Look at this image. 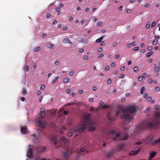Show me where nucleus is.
I'll return each mask as SVG.
<instances>
[{
    "instance_id": "3c124183",
    "label": "nucleus",
    "mask_w": 160,
    "mask_h": 160,
    "mask_svg": "<svg viewBox=\"0 0 160 160\" xmlns=\"http://www.w3.org/2000/svg\"><path fill=\"white\" fill-rule=\"evenodd\" d=\"M109 69V67L108 66H107L105 68V70L106 71H108V70Z\"/></svg>"
},
{
    "instance_id": "c756f323",
    "label": "nucleus",
    "mask_w": 160,
    "mask_h": 160,
    "mask_svg": "<svg viewBox=\"0 0 160 160\" xmlns=\"http://www.w3.org/2000/svg\"><path fill=\"white\" fill-rule=\"evenodd\" d=\"M153 52L152 51H151L150 52L148 53L147 54V57H150V56H151L153 54Z\"/></svg>"
},
{
    "instance_id": "ddd939ff",
    "label": "nucleus",
    "mask_w": 160,
    "mask_h": 160,
    "mask_svg": "<svg viewBox=\"0 0 160 160\" xmlns=\"http://www.w3.org/2000/svg\"><path fill=\"white\" fill-rule=\"evenodd\" d=\"M91 126L88 128V130L90 132H92L95 130L97 128V123L95 122V124L94 125H90Z\"/></svg>"
},
{
    "instance_id": "8fccbe9b",
    "label": "nucleus",
    "mask_w": 160,
    "mask_h": 160,
    "mask_svg": "<svg viewBox=\"0 0 160 160\" xmlns=\"http://www.w3.org/2000/svg\"><path fill=\"white\" fill-rule=\"evenodd\" d=\"M142 76H139L138 78V80L140 81L142 80Z\"/></svg>"
},
{
    "instance_id": "37998d69",
    "label": "nucleus",
    "mask_w": 160,
    "mask_h": 160,
    "mask_svg": "<svg viewBox=\"0 0 160 160\" xmlns=\"http://www.w3.org/2000/svg\"><path fill=\"white\" fill-rule=\"evenodd\" d=\"M147 75L146 73L144 72L142 74V78H146Z\"/></svg>"
},
{
    "instance_id": "cd10ccee",
    "label": "nucleus",
    "mask_w": 160,
    "mask_h": 160,
    "mask_svg": "<svg viewBox=\"0 0 160 160\" xmlns=\"http://www.w3.org/2000/svg\"><path fill=\"white\" fill-rule=\"evenodd\" d=\"M154 71L155 72L158 73L159 72V68L158 67H155L154 69Z\"/></svg>"
},
{
    "instance_id": "e433bc0d",
    "label": "nucleus",
    "mask_w": 160,
    "mask_h": 160,
    "mask_svg": "<svg viewBox=\"0 0 160 160\" xmlns=\"http://www.w3.org/2000/svg\"><path fill=\"white\" fill-rule=\"evenodd\" d=\"M102 23L101 22H97V25L98 26L100 27L102 26Z\"/></svg>"
},
{
    "instance_id": "e2e57ef3",
    "label": "nucleus",
    "mask_w": 160,
    "mask_h": 160,
    "mask_svg": "<svg viewBox=\"0 0 160 160\" xmlns=\"http://www.w3.org/2000/svg\"><path fill=\"white\" fill-rule=\"evenodd\" d=\"M153 82V80L152 79H150V78L149 79V81H148V83H151L152 82Z\"/></svg>"
},
{
    "instance_id": "2eb2a0df",
    "label": "nucleus",
    "mask_w": 160,
    "mask_h": 160,
    "mask_svg": "<svg viewBox=\"0 0 160 160\" xmlns=\"http://www.w3.org/2000/svg\"><path fill=\"white\" fill-rule=\"evenodd\" d=\"M27 127L26 126L22 127L21 129V132L22 133L25 134L27 132Z\"/></svg>"
},
{
    "instance_id": "c03bdc74",
    "label": "nucleus",
    "mask_w": 160,
    "mask_h": 160,
    "mask_svg": "<svg viewBox=\"0 0 160 160\" xmlns=\"http://www.w3.org/2000/svg\"><path fill=\"white\" fill-rule=\"evenodd\" d=\"M158 42V41L157 40H155L152 42V44L153 45L156 44L157 42Z\"/></svg>"
},
{
    "instance_id": "49530a36",
    "label": "nucleus",
    "mask_w": 160,
    "mask_h": 160,
    "mask_svg": "<svg viewBox=\"0 0 160 160\" xmlns=\"http://www.w3.org/2000/svg\"><path fill=\"white\" fill-rule=\"evenodd\" d=\"M111 82H112V80H111V79H110V78L108 79V82H107V83H108V84H110L111 83Z\"/></svg>"
},
{
    "instance_id": "423d86ee",
    "label": "nucleus",
    "mask_w": 160,
    "mask_h": 160,
    "mask_svg": "<svg viewBox=\"0 0 160 160\" xmlns=\"http://www.w3.org/2000/svg\"><path fill=\"white\" fill-rule=\"evenodd\" d=\"M153 140L154 138L153 136L149 135L147 136V137L143 139H142L141 141H143V142L145 143L150 144L152 145H152V143L154 142H153Z\"/></svg>"
},
{
    "instance_id": "6e6552de",
    "label": "nucleus",
    "mask_w": 160,
    "mask_h": 160,
    "mask_svg": "<svg viewBox=\"0 0 160 160\" xmlns=\"http://www.w3.org/2000/svg\"><path fill=\"white\" fill-rule=\"evenodd\" d=\"M73 152L72 151H66L63 153V156L64 158L66 159L71 156V154Z\"/></svg>"
},
{
    "instance_id": "a18cd8bd",
    "label": "nucleus",
    "mask_w": 160,
    "mask_h": 160,
    "mask_svg": "<svg viewBox=\"0 0 160 160\" xmlns=\"http://www.w3.org/2000/svg\"><path fill=\"white\" fill-rule=\"evenodd\" d=\"M75 104V103L74 102H72L71 103H67V105H73Z\"/></svg>"
},
{
    "instance_id": "f03ea898",
    "label": "nucleus",
    "mask_w": 160,
    "mask_h": 160,
    "mask_svg": "<svg viewBox=\"0 0 160 160\" xmlns=\"http://www.w3.org/2000/svg\"><path fill=\"white\" fill-rule=\"evenodd\" d=\"M121 113H122L120 115V118H124L129 120H132L133 119V117L131 116L130 114H128L126 109H124L117 111L115 113L114 111H113L112 113L109 112L107 116L109 120L114 121L116 119V116Z\"/></svg>"
},
{
    "instance_id": "5fc2aeb1",
    "label": "nucleus",
    "mask_w": 160,
    "mask_h": 160,
    "mask_svg": "<svg viewBox=\"0 0 160 160\" xmlns=\"http://www.w3.org/2000/svg\"><path fill=\"white\" fill-rule=\"evenodd\" d=\"M102 50V48H99L98 49V51L99 52H101Z\"/></svg>"
},
{
    "instance_id": "338daca9",
    "label": "nucleus",
    "mask_w": 160,
    "mask_h": 160,
    "mask_svg": "<svg viewBox=\"0 0 160 160\" xmlns=\"http://www.w3.org/2000/svg\"><path fill=\"white\" fill-rule=\"evenodd\" d=\"M150 24H147L146 26V28L147 29H148L149 28Z\"/></svg>"
},
{
    "instance_id": "20e7f679",
    "label": "nucleus",
    "mask_w": 160,
    "mask_h": 160,
    "mask_svg": "<svg viewBox=\"0 0 160 160\" xmlns=\"http://www.w3.org/2000/svg\"><path fill=\"white\" fill-rule=\"evenodd\" d=\"M45 109L43 108H41V111L39 113V115L42 118L39 117L36 118L35 121L36 123V125L42 128H44L45 125V123L43 122L42 119L44 118L45 117V115L44 113L45 112Z\"/></svg>"
},
{
    "instance_id": "79ce46f5",
    "label": "nucleus",
    "mask_w": 160,
    "mask_h": 160,
    "mask_svg": "<svg viewBox=\"0 0 160 160\" xmlns=\"http://www.w3.org/2000/svg\"><path fill=\"white\" fill-rule=\"evenodd\" d=\"M155 90L156 92H159L160 91V88L159 87H156Z\"/></svg>"
},
{
    "instance_id": "f257e3e1",
    "label": "nucleus",
    "mask_w": 160,
    "mask_h": 160,
    "mask_svg": "<svg viewBox=\"0 0 160 160\" xmlns=\"http://www.w3.org/2000/svg\"><path fill=\"white\" fill-rule=\"evenodd\" d=\"M154 119L151 121H145L139 124L135 130L138 133L141 132L148 128L155 127L159 124V121H157L156 118L160 117V113L156 112L153 113Z\"/></svg>"
},
{
    "instance_id": "bf43d9fd",
    "label": "nucleus",
    "mask_w": 160,
    "mask_h": 160,
    "mask_svg": "<svg viewBox=\"0 0 160 160\" xmlns=\"http://www.w3.org/2000/svg\"><path fill=\"white\" fill-rule=\"evenodd\" d=\"M83 49L82 48H79V52L80 53H82L83 52Z\"/></svg>"
},
{
    "instance_id": "b1692460",
    "label": "nucleus",
    "mask_w": 160,
    "mask_h": 160,
    "mask_svg": "<svg viewBox=\"0 0 160 160\" xmlns=\"http://www.w3.org/2000/svg\"><path fill=\"white\" fill-rule=\"evenodd\" d=\"M70 79L68 78H65L63 80V81L64 82L66 83H68L69 82Z\"/></svg>"
},
{
    "instance_id": "680f3d73",
    "label": "nucleus",
    "mask_w": 160,
    "mask_h": 160,
    "mask_svg": "<svg viewBox=\"0 0 160 160\" xmlns=\"http://www.w3.org/2000/svg\"><path fill=\"white\" fill-rule=\"evenodd\" d=\"M155 24H156L155 22H153L151 25V27L152 28V27H154L155 26Z\"/></svg>"
},
{
    "instance_id": "13d9d810",
    "label": "nucleus",
    "mask_w": 160,
    "mask_h": 160,
    "mask_svg": "<svg viewBox=\"0 0 160 160\" xmlns=\"http://www.w3.org/2000/svg\"><path fill=\"white\" fill-rule=\"evenodd\" d=\"M20 99L21 101H22L23 102H24L25 100V98L24 97H22Z\"/></svg>"
},
{
    "instance_id": "dca6fc26",
    "label": "nucleus",
    "mask_w": 160,
    "mask_h": 160,
    "mask_svg": "<svg viewBox=\"0 0 160 160\" xmlns=\"http://www.w3.org/2000/svg\"><path fill=\"white\" fill-rule=\"evenodd\" d=\"M138 151H131L129 155L131 156H134L138 154Z\"/></svg>"
},
{
    "instance_id": "412c9836",
    "label": "nucleus",
    "mask_w": 160,
    "mask_h": 160,
    "mask_svg": "<svg viewBox=\"0 0 160 160\" xmlns=\"http://www.w3.org/2000/svg\"><path fill=\"white\" fill-rule=\"evenodd\" d=\"M103 38L104 37H101L99 38L96 39L95 42L97 43H99L101 42Z\"/></svg>"
},
{
    "instance_id": "a19ab883",
    "label": "nucleus",
    "mask_w": 160,
    "mask_h": 160,
    "mask_svg": "<svg viewBox=\"0 0 160 160\" xmlns=\"http://www.w3.org/2000/svg\"><path fill=\"white\" fill-rule=\"evenodd\" d=\"M150 108H149V107L147 108L146 109H145L144 110V112L146 113L148 112L150 110Z\"/></svg>"
},
{
    "instance_id": "4468645a",
    "label": "nucleus",
    "mask_w": 160,
    "mask_h": 160,
    "mask_svg": "<svg viewBox=\"0 0 160 160\" xmlns=\"http://www.w3.org/2000/svg\"><path fill=\"white\" fill-rule=\"evenodd\" d=\"M157 153L155 152H151L150 153V155L149 157V160H151L156 155Z\"/></svg>"
},
{
    "instance_id": "052dcab7",
    "label": "nucleus",
    "mask_w": 160,
    "mask_h": 160,
    "mask_svg": "<svg viewBox=\"0 0 160 160\" xmlns=\"http://www.w3.org/2000/svg\"><path fill=\"white\" fill-rule=\"evenodd\" d=\"M125 69V67L124 66H122L120 68V70L121 71H123Z\"/></svg>"
},
{
    "instance_id": "4c0bfd02",
    "label": "nucleus",
    "mask_w": 160,
    "mask_h": 160,
    "mask_svg": "<svg viewBox=\"0 0 160 160\" xmlns=\"http://www.w3.org/2000/svg\"><path fill=\"white\" fill-rule=\"evenodd\" d=\"M67 135L68 136L71 137L72 135V132L71 131L69 132Z\"/></svg>"
},
{
    "instance_id": "58836bf2",
    "label": "nucleus",
    "mask_w": 160,
    "mask_h": 160,
    "mask_svg": "<svg viewBox=\"0 0 160 160\" xmlns=\"http://www.w3.org/2000/svg\"><path fill=\"white\" fill-rule=\"evenodd\" d=\"M139 49V47H136L134 48H133L132 50L134 51H137Z\"/></svg>"
},
{
    "instance_id": "c9c22d12",
    "label": "nucleus",
    "mask_w": 160,
    "mask_h": 160,
    "mask_svg": "<svg viewBox=\"0 0 160 160\" xmlns=\"http://www.w3.org/2000/svg\"><path fill=\"white\" fill-rule=\"evenodd\" d=\"M54 45L53 44H49L48 45L47 47L50 48H52L53 47Z\"/></svg>"
},
{
    "instance_id": "72a5a7b5",
    "label": "nucleus",
    "mask_w": 160,
    "mask_h": 160,
    "mask_svg": "<svg viewBox=\"0 0 160 160\" xmlns=\"http://www.w3.org/2000/svg\"><path fill=\"white\" fill-rule=\"evenodd\" d=\"M101 107L103 108H109L110 107L109 105L104 104L101 106Z\"/></svg>"
},
{
    "instance_id": "2f4dec72",
    "label": "nucleus",
    "mask_w": 160,
    "mask_h": 160,
    "mask_svg": "<svg viewBox=\"0 0 160 160\" xmlns=\"http://www.w3.org/2000/svg\"><path fill=\"white\" fill-rule=\"evenodd\" d=\"M40 50V47H37L35 48L34 49V51L35 52H37Z\"/></svg>"
},
{
    "instance_id": "774afa93",
    "label": "nucleus",
    "mask_w": 160,
    "mask_h": 160,
    "mask_svg": "<svg viewBox=\"0 0 160 160\" xmlns=\"http://www.w3.org/2000/svg\"><path fill=\"white\" fill-rule=\"evenodd\" d=\"M147 48L150 51L152 50V46H149Z\"/></svg>"
},
{
    "instance_id": "4d7b16f0",
    "label": "nucleus",
    "mask_w": 160,
    "mask_h": 160,
    "mask_svg": "<svg viewBox=\"0 0 160 160\" xmlns=\"http://www.w3.org/2000/svg\"><path fill=\"white\" fill-rule=\"evenodd\" d=\"M60 62L59 61H56L55 64L56 65H59L60 64Z\"/></svg>"
},
{
    "instance_id": "0eeeda50",
    "label": "nucleus",
    "mask_w": 160,
    "mask_h": 160,
    "mask_svg": "<svg viewBox=\"0 0 160 160\" xmlns=\"http://www.w3.org/2000/svg\"><path fill=\"white\" fill-rule=\"evenodd\" d=\"M127 112H130L131 113H132L136 111L135 107L134 106H127L126 108Z\"/></svg>"
},
{
    "instance_id": "aec40b11",
    "label": "nucleus",
    "mask_w": 160,
    "mask_h": 160,
    "mask_svg": "<svg viewBox=\"0 0 160 160\" xmlns=\"http://www.w3.org/2000/svg\"><path fill=\"white\" fill-rule=\"evenodd\" d=\"M28 150H33V149H35V148H34V147L31 145H29L28 146Z\"/></svg>"
},
{
    "instance_id": "f704fd0d",
    "label": "nucleus",
    "mask_w": 160,
    "mask_h": 160,
    "mask_svg": "<svg viewBox=\"0 0 160 160\" xmlns=\"http://www.w3.org/2000/svg\"><path fill=\"white\" fill-rule=\"evenodd\" d=\"M22 94L23 95L26 94L27 93V92L25 89L23 88L22 89Z\"/></svg>"
},
{
    "instance_id": "f8f14e48",
    "label": "nucleus",
    "mask_w": 160,
    "mask_h": 160,
    "mask_svg": "<svg viewBox=\"0 0 160 160\" xmlns=\"http://www.w3.org/2000/svg\"><path fill=\"white\" fill-rule=\"evenodd\" d=\"M129 137V135L128 133L125 132L124 133V136L123 137H120L119 140H123L125 141L127 140Z\"/></svg>"
},
{
    "instance_id": "c85d7f7f",
    "label": "nucleus",
    "mask_w": 160,
    "mask_h": 160,
    "mask_svg": "<svg viewBox=\"0 0 160 160\" xmlns=\"http://www.w3.org/2000/svg\"><path fill=\"white\" fill-rule=\"evenodd\" d=\"M145 90V88L144 87H142L141 89L140 90V94L141 95L143 94V92Z\"/></svg>"
},
{
    "instance_id": "09e8293b",
    "label": "nucleus",
    "mask_w": 160,
    "mask_h": 160,
    "mask_svg": "<svg viewBox=\"0 0 160 160\" xmlns=\"http://www.w3.org/2000/svg\"><path fill=\"white\" fill-rule=\"evenodd\" d=\"M45 88V86L44 85H42L41 86L40 89L43 90Z\"/></svg>"
},
{
    "instance_id": "4be33fe9",
    "label": "nucleus",
    "mask_w": 160,
    "mask_h": 160,
    "mask_svg": "<svg viewBox=\"0 0 160 160\" xmlns=\"http://www.w3.org/2000/svg\"><path fill=\"white\" fill-rule=\"evenodd\" d=\"M120 135V133H116V134L115 135L116 137L113 138L112 139V140H116L117 138H118L119 137Z\"/></svg>"
},
{
    "instance_id": "a878e982",
    "label": "nucleus",
    "mask_w": 160,
    "mask_h": 160,
    "mask_svg": "<svg viewBox=\"0 0 160 160\" xmlns=\"http://www.w3.org/2000/svg\"><path fill=\"white\" fill-rule=\"evenodd\" d=\"M138 141L136 142L135 143V145H139L141 144L142 143V142H143V141Z\"/></svg>"
},
{
    "instance_id": "9d476101",
    "label": "nucleus",
    "mask_w": 160,
    "mask_h": 160,
    "mask_svg": "<svg viewBox=\"0 0 160 160\" xmlns=\"http://www.w3.org/2000/svg\"><path fill=\"white\" fill-rule=\"evenodd\" d=\"M60 142L62 143V145L66 146L68 142V141L67 140L65 137H62L60 140Z\"/></svg>"
},
{
    "instance_id": "9b49d317",
    "label": "nucleus",
    "mask_w": 160,
    "mask_h": 160,
    "mask_svg": "<svg viewBox=\"0 0 160 160\" xmlns=\"http://www.w3.org/2000/svg\"><path fill=\"white\" fill-rule=\"evenodd\" d=\"M31 136L32 137L33 141L34 143H36L37 141V140H39L40 136H36L35 134H32L31 135Z\"/></svg>"
},
{
    "instance_id": "1a4fd4ad",
    "label": "nucleus",
    "mask_w": 160,
    "mask_h": 160,
    "mask_svg": "<svg viewBox=\"0 0 160 160\" xmlns=\"http://www.w3.org/2000/svg\"><path fill=\"white\" fill-rule=\"evenodd\" d=\"M104 153L105 157H107V158H108L112 156L114 152V151H109L108 152L105 151Z\"/></svg>"
},
{
    "instance_id": "473e14b6",
    "label": "nucleus",
    "mask_w": 160,
    "mask_h": 160,
    "mask_svg": "<svg viewBox=\"0 0 160 160\" xmlns=\"http://www.w3.org/2000/svg\"><path fill=\"white\" fill-rule=\"evenodd\" d=\"M134 71L136 72H137L138 71V67H135L133 68Z\"/></svg>"
},
{
    "instance_id": "39448f33",
    "label": "nucleus",
    "mask_w": 160,
    "mask_h": 160,
    "mask_svg": "<svg viewBox=\"0 0 160 160\" xmlns=\"http://www.w3.org/2000/svg\"><path fill=\"white\" fill-rule=\"evenodd\" d=\"M38 151H28L27 156L31 158H35L34 160L38 159L40 156Z\"/></svg>"
},
{
    "instance_id": "5701e85b",
    "label": "nucleus",
    "mask_w": 160,
    "mask_h": 160,
    "mask_svg": "<svg viewBox=\"0 0 160 160\" xmlns=\"http://www.w3.org/2000/svg\"><path fill=\"white\" fill-rule=\"evenodd\" d=\"M59 78V77H56L55 79L52 81V83L53 84L56 82Z\"/></svg>"
},
{
    "instance_id": "de8ad7c7",
    "label": "nucleus",
    "mask_w": 160,
    "mask_h": 160,
    "mask_svg": "<svg viewBox=\"0 0 160 160\" xmlns=\"http://www.w3.org/2000/svg\"><path fill=\"white\" fill-rule=\"evenodd\" d=\"M90 110L91 111H92L95 110V108L91 106L90 107Z\"/></svg>"
},
{
    "instance_id": "a211bd4d",
    "label": "nucleus",
    "mask_w": 160,
    "mask_h": 160,
    "mask_svg": "<svg viewBox=\"0 0 160 160\" xmlns=\"http://www.w3.org/2000/svg\"><path fill=\"white\" fill-rule=\"evenodd\" d=\"M85 151H78V152H77V156L78 157H79L81 156L83 153V152Z\"/></svg>"
},
{
    "instance_id": "f3484780",
    "label": "nucleus",
    "mask_w": 160,
    "mask_h": 160,
    "mask_svg": "<svg viewBox=\"0 0 160 160\" xmlns=\"http://www.w3.org/2000/svg\"><path fill=\"white\" fill-rule=\"evenodd\" d=\"M63 42L64 43L72 44V42L70 41L69 38H65L64 39Z\"/></svg>"
},
{
    "instance_id": "864d4df0",
    "label": "nucleus",
    "mask_w": 160,
    "mask_h": 160,
    "mask_svg": "<svg viewBox=\"0 0 160 160\" xmlns=\"http://www.w3.org/2000/svg\"><path fill=\"white\" fill-rule=\"evenodd\" d=\"M132 46H135L137 44V42H136L133 41L132 42Z\"/></svg>"
},
{
    "instance_id": "6ab92c4d",
    "label": "nucleus",
    "mask_w": 160,
    "mask_h": 160,
    "mask_svg": "<svg viewBox=\"0 0 160 160\" xmlns=\"http://www.w3.org/2000/svg\"><path fill=\"white\" fill-rule=\"evenodd\" d=\"M38 150H46V148L45 147L38 146L37 148Z\"/></svg>"
},
{
    "instance_id": "ea45409f",
    "label": "nucleus",
    "mask_w": 160,
    "mask_h": 160,
    "mask_svg": "<svg viewBox=\"0 0 160 160\" xmlns=\"http://www.w3.org/2000/svg\"><path fill=\"white\" fill-rule=\"evenodd\" d=\"M146 100L147 102H148L151 100L152 99V98L151 97H148L147 98H146Z\"/></svg>"
},
{
    "instance_id": "69168bd1",
    "label": "nucleus",
    "mask_w": 160,
    "mask_h": 160,
    "mask_svg": "<svg viewBox=\"0 0 160 160\" xmlns=\"http://www.w3.org/2000/svg\"><path fill=\"white\" fill-rule=\"evenodd\" d=\"M51 14L49 13H47V18H49L51 17Z\"/></svg>"
},
{
    "instance_id": "7c9ffc66",
    "label": "nucleus",
    "mask_w": 160,
    "mask_h": 160,
    "mask_svg": "<svg viewBox=\"0 0 160 160\" xmlns=\"http://www.w3.org/2000/svg\"><path fill=\"white\" fill-rule=\"evenodd\" d=\"M61 9V8L59 7L57 8L56 9V11L58 12V15H60L61 14V12H60Z\"/></svg>"
},
{
    "instance_id": "393cba45",
    "label": "nucleus",
    "mask_w": 160,
    "mask_h": 160,
    "mask_svg": "<svg viewBox=\"0 0 160 160\" xmlns=\"http://www.w3.org/2000/svg\"><path fill=\"white\" fill-rule=\"evenodd\" d=\"M110 134L115 135L116 134V132L114 130H110L108 132Z\"/></svg>"
},
{
    "instance_id": "0e129e2a",
    "label": "nucleus",
    "mask_w": 160,
    "mask_h": 160,
    "mask_svg": "<svg viewBox=\"0 0 160 160\" xmlns=\"http://www.w3.org/2000/svg\"><path fill=\"white\" fill-rule=\"evenodd\" d=\"M88 56L87 55H86V56H85L84 57H83V59L84 60H87L88 59Z\"/></svg>"
},
{
    "instance_id": "7ed1b4c3",
    "label": "nucleus",
    "mask_w": 160,
    "mask_h": 160,
    "mask_svg": "<svg viewBox=\"0 0 160 160\" xmlns=\"http://www.w3.org/2000/svg\"><path fill=\"white\" fill-rule=\"evenodd\" d=\"M91 114L88 113L85 115L83 123L81 126H78L76 127V130L78 132H83L87 128V125H94L95 122L91 119Z\"/></svg>"
},
{
    "instance_id": "bb28decb",
    "label": "nucleus",
    "mask_w": 160,
    "mask_h": 160,
    "mask_svg": "<svg viewBox=\"0 0 160 160\" xmlns=\"http://www.w3.org/2000/svg\"><path fill=\"white\" fill-rule=\"evenodd\" d=\"M81 42L85 44H87L88 42V39L86 38L82 39L81 40Z\"/></svg>"
},
{
    "instance_id": "6e6d98bb",
    "label": "nucleus",
    "mask_w": 160,
    "mask_h": 160,
    "mask_svg": "<svg viewBox=\"0 0 160 160\" xmlns=\"http://www.w3.org/2000/svg\"><path fill=\"white\" fill-rule=\"evenodd\" d=\"M63 113L65 115H67L68 114L69 112L68 111H64Z\"/></svg>"
},
{
    "instance_id": "603ef678",
    "label": "nucleus",
    "mask_w": 160,
    "mask_h": 160,
    "mask_svg": "<svg viewBox=\"0 0 160 160\" xmlns=\"http://www.w3.org/2000/svg\"><path fill=\"white\" fill-rule=\"evenodd\" d=\"M66 92L68 93H70L71 92V90L70 89H68L66 90Z\"/></svg>"
}]
</instances>
